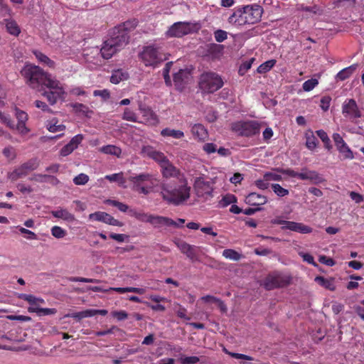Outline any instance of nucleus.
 I'll use <instances>...</instances> for the list:
<instances>
[{
  "label": "nucleus",
  "instance_id": "nucleus-31",
  "mask_svg": "<svg viewBox=\"0 0 364 364\" xmlns=\"http://www.w3.org/2000/svg\"><path fill=\"white\" fill-rule=\"evenodd\" d=\"M130 216L135 218L139 221L142 223H150L152 215L144 213L143 211H138L135 209H130L129 211Z\"/></svg>",
  "mask_w": 364,
  "mask_h": 364
},
{
  "label": "nucleus",
  "instance_id": "nucleus-29",
  "mask_svg": "<svg viewBox=\"0 0 364 364\" xmlns=\"http://www.w3.org/2000/svg\"><path fill=\"white\" fill-rule=\"evenodd\" d=\"M358 68V64H353L350 66L343 68L341 71H339L336 76V79L337 80L343 81L348 79L350 76L353 75V73Z\"/></svg>",
  "mask_w": 364,
  "mask_h": 364
},
{
  "label": "nucleus",
  "instance_id": "nucleus-23",
  "mask_svg": "<svg viewBox=\"0 0 364 364\" xmlns=\"http://www.w3.org/2000/svg\"><path fill=\"white\" fill-rule=\"evenodd\" d=\"M282 230H289L291 231L299 232L301 234H308L311 233L313 231V229L306 225L301 223H296L294 221H289V223H287V226H282Z\"/></svg>",
  "mask_w": 364,
  "mask_h": 364
},
{
  "label": "nucleus",
  "instance_id": "nucleus-22",
  "mask_svg": "<svg viewBox=\"0 0 364 364\" xmlns=\"http://www.w3.org/2000/svg\"><path fill=\"white\" fill-rule=\"evenodd\" d=\"M150 224L155 228L178 225L177 223L171 218L154 215H152L151 216Z\"/></svg>",
  "mask_w": 364,
  "mask_h": 364
},
{
  "label": "nucleus",
  "instance_id": "nucleus-2",
  "mask_svg": "<svg viewBox=\"0 0 364 364\" xmlns=\"http://www.w3.org/2000/svg\"><path fill=\"white\" fill-rule=\"evenodd\" d=\"M161 194L164 200L169 204L180 205L188 200L191 196V187L185 176H181L180 179L171 180L168 183H164L161 187Z\"/></svg>",
  "mask_w": 364,
  "mask_h": 364
},
{
  "label": "nucleus",
  "instance_id": "nucleus-40",
  "mask_svg": "<svg viewBox=\"0 0 364 364\" xmlns=\"http://www.w3.org/2000/svg\"><path fill=\"white\" fill-rule=\"evenodd\" d=\"M306 146L310 150H314L317 146L318 140L314 136L313 132L309 131L306 133Z\"/></svg>",
  "mask_w": 364,
  "mask_h": 364
},
{
  "label": "nucleus",
  "instance_id": "nucleus-37",
  "mask_svg": "<svg viewBox=\"0 0 364 364\" xmlns=\"http://www.w3.org/2000/svg\"><path fill=\"white\" fill-rule=\"evenodd\" d=\"M58 121L56 119H52L47 122L46 127L50 132H58L65 129V126L63 124H58Z\"/></svg>",
  "mask_w": 364,
  "mask_h": 364
},
{
  "label": "nucleus",
  "instance_id": "nucleus-24",
  "mask_svg": "<svg viewBox=\"0 0 364 364\" xmlns=\"http://www.w3.org/2000/svg\"><path fill=\"white\" fill-rule=\"evenodd\" d=\"M141 153L144 156H148L157 161L159 164L166 157L162 152L156 151L154 147L149 145L144 146L141 148Z\"/></svg>",
  "mask_w": 364,
  "mask_h": 364
},
{
  "label": "nucleus",
  "instance_id": "nucleus-3",
  "mask_svg": "<svg viewBox=\"0 0 364 364\" xmlns=\"http://www.w3.org/2000/svg\"><path fill=\"white\" fill-rule=\"evenodd\" d=\"M21 73L25 78L26 84L32 89L39 91L43 90L48 81H51L54 78L40 67L31 64H26Z\"/></svg>",
  "mask_w": 364,
  "mask_h": 364
},
{
  "label": "nucleus",
  "instance_id": "nucleus-21",
  "mask_svg": "<svg viewBox=\"0 0 364 364\" xmlns=\"http://www.w3.org/2000/svg\"><path fill=\"white\" fill-rule=\"evenodd\" d=\"M301 180H309L314 184H320L325 181L324 178L316 171L304 168L301 171Z\"/></svg>",
  "mask_w": 364,
  "mask_h": 364
},
{
  "label": "nucleus",
  "instance_id": "nucleus-49",
  "mask_svg": "<svg viewBox=\"0 0 364 364\" xmlns=\"http://www.w3.org/2000/svg\"><path fill=\"white\" fill-rule=\"evenodd\" d=\"M4 156L9 161L15 159L16 157V149L14 146H8L3 149Z\"/></svg>",
  "mask_w": 364,
  "mask_h": 364
},
{
  "label": "nucleus",
  "instance_id": "nucleus-44",
  "mask_svg": "<svg viewBox=\"0 0 364 364\" xmlns=\"http://www.w3.org/2000/svg\"><path fill=\"white\" fill-rule=\"evenodd\" d=\"M275 64H276L275 60H267V61L263 63L262 64H261L257 68V72L261 74L266 73L267 72L269 71L274 66Z\"/></svg>",
  "mask_w": 364,
  "mask_h": 364
},
{
  "label": "nucleus",
  "instance_id": "nucleus-32",
  "mask_svg": "<svg viewBox=\"0 0 364 364\" xmlns=\"http://www.w3.org/2000/svg\"><path fill=\"white\" fill-rule=\"evenodd\" d=\"M160 134L162 136L165 138L171 137L175 139H180L184 136L183 132L171 128L163 129L161 131Z\"/></svg>",
  "mask_w": 364,
  "mask_h": 364
},
{
  "label": "nucleus",
  "instance_id": "nucleus-11",
  "mask_svg": "<svg viewBox=\"0 0 364 364\" xmlns=\"http://www.w3.org/2000/svg\"><path fill=\"white\" fill-rule=\"evenodd\" d=\"M39 163L37 159H31L9 173L8 177L11 181H15L26 176L30 171L36 169Z\"/></svg>",
  "mask_w": 364,
  "mask_h": 364
},
{
  "label": "nucleus",
  "instance_id": "nucleus-1",
  "mask_svg": "<svg viewBox=\"0 0 364 364\" xmlns=\"http://www.w3.org/2000/svg\"><path fill=\"white\" fill-rule=\"evenodd\" d=\"M136 26L135 21H128L114 27L109 33L110 37L103 42L100 49L102 59L109 60L122 49L129 42V31Z\"/></svg>",
  "mask_w": 364,
  "mask_h": 364
},
{
  "label": "nucleus",
  "instance_id": "nucleus-26",
  "mask_svg": "<svg viewBox=\"0 0 364 364\" xmlns=\"http://www.w3.org/2000/svg\"><path fill=\"white\" fill-rule=\"evenodd\" d=\"M6 31L14 36H18L21 33V28L16 21L11 18L4 19Z\"/></svg>",
  "mask_w": 364,
  "mask_h": 364
},
{
  "label": "nucleus",
  "instance_id": "nucleus-64",
  "mask_svg": "<svg viewBox=\"0 0 364 364\" xmlns=\"http://www.w3.org/2000/svg\"><path fill=\"white\" fill-rule=\"evenodd\" d=\"M331 102V97L330 96H323L321 99L320 107L323 111H327L329 109L330 105Z\"/></svg>",
  "mask_w": 364,
  "mask_h": 364
},
{
  "label": "nucleus",
  "instance_id": "nucleus-57",
  "mask_svg": "<svg viewBox=\"0 0 364 364\" xmlns=\"http://www.w3.org/2000/svg\"><path fill=\"white\" fill-rule=\"evenodd\" d=\"M11 11L3 0H0V17H10Z\"/></svg>",
  "mask_w": 364,
  "mask_h": 364
},
{
  "label": "nucleus",
  "instance_id": "nucleus-33",
  "mask_svg": "<svg viewBox=\"0 0 364 364\" xmlns=\"http://www.w3.org/2000/svg\"><path fill=\"white\" fill-rule=\"evenodd\" d=\"M17 296L20 299L26 301L30 305L34 306L45 304L43 299L36 297L32 294H18Z\"/></svg>",
  "mask_w": 364,
  "mask_h": 364
},
{
  "label": "nucleus",
  "instance_id": "nucleus-39",
  "mask_svg": "<svg viewBox=\"0 0 364 364\" xmlns=\"http://www.w3.org/2000/svg\"><path fill=\"white\" fill-rule=\"evenodd\" d=\"M105 178L111 182H117L122 187H125L126 180L122 172L107 175Z\"/></svg>",
  "mask_w": 364,
  "mask_h": 364
},
{
  "label": "nucleus",
  "instance_id": "nucleus-60",
  "mask_svg": "<svg viewBox=\"0 0 364 364\" xmlns=\"http://www.w3.org/2000/svg\"><path fill=\"white\" fill-rule=\"evenodd\" d=\"M235 202H236L235 196L232 194H228L222 198L220 203L221 206L225 207V206H228V205H229L233 203H235Z\"/></svg>",
  "mask_w": 364,
  "mask_h": 364
},
{
  "label": "nucleus",
  "instance_id": "nucleus-5",
  "mask_svg": "<svg viewBox=\"0 0 364 364\" xmlns=\"http://www.w3.org/2000/svg\"><path fill=\"white\" fill-rule=\"evenodd\" d=\"M198 84L202 92L213 93L223 86L224 82L220 75L208 71L200 75Z\"/></svg>",
  "mask_w": 364,
  "mask_h": 364
},
{
  "label": "nucleus",
  "instance_id": "nucleus-54",
  "mask_svg": "<svg viewBox=\"0 0 364 364\" xmlns=\"http://www.w3.org/2000/svg\"><path fill=\"white\" fill-rule=\"evenodd\" d=\"M318 84V81L317 79L311 78L305 81L303 83L302 87L305 92H309L312 90L316 86H317Z\"/></svg>",
  "mask_w": 364,
  "mask_h": 364
},
{
  "label": "nucleus",
  "instance_id": "nucleus-16",
  "mask_svg": "<svg viewBox=\"0 0 364 364\" xmlns=\"http://www.w3.org/2000/svg\"><path fill=\"white\" fill-rule=\"evenodd\" d=\"M194 188L197 196L203 198L210 196L213 190L210 183L205 181L202 177H198L196 179Z\"/></svg>",
  "mask_w": 364,
  "mask_h": 364
},
{
  "label": "nucleus",
  "instance_id": "nucleus-51",
  "mask_svg": "<svg viewBox=\"0 0 364 364\" xmlns=\"http://www.w3.org/2000/svg\"><path fill=\"white\" fill-rule=\"evenodd\" d=\"M50 231H51L52 235L57 239L63 238L67 234L65 230H64L61 227L57 226V225L53 226L51 228Z\"/></svg>",
  "mask_w": 364,
  "mask_h": 364
},
{
  "label": "nucleus",
  "instance_id": "nucleus-36",
  "mask_svg": "<svg viewBox=\"0 0 364 364\" xmlns=\"http://www.w3.org/2000/svg\"><path fill=\"white\" fill-rule=\"evenodd\" d=\"M28 311L30 313H36L38 316L53 315L56 314L55 309L41 308V307H28Z\"/></svg>",
  "mask_w": 364,
  "mask_h": 364
},
{
  "label": "nucleus",
  "instance_id": "nucleus-6",
  "mask_svg": "<svg viewBox=\"0 0 364 364\" xmlns=\"http://www.w3.org/2000/svg\"><path fill=\"white\" fill-rule=\"evenodd\" d=\"M139 58L146 66L155 67L166 59L161 48L156 46L144 47L139 53Z\"/></svg>",
  "mask_w": 364,
  "mask_h": 364
},
{
  "label": "nucleus",
  "instance_id": "nucleus-46",
  "mask_svg": "<svg viewBox=\"0 0 364 364\" xmlns=\"http://www.w3.org/2000/svg\"><path fill=\"white\" fill-rule=\"evenodd\" d=\"M105 203L112 205V206H114V207H117L121 212H123V213H125L127 211L129 212L130 210L127 205H126L123 203L119 202L117 200L108 199L105 201Z\"/></svg>",
  "mask_w": 364,
  "mask_h": 364
},
{
  "label": "nucleus",
  "instance_id": "nucleus-30",
  "mask_svg": "<svg viewBox=\"0 0 364 364\" xmlns=\"http://www.w3.org/2000/svg\"><path fill=\"white\" fill-rule=\"evenodd\" d=\"M191 133L199 140H205L207 138L208 132L205 127L200 124H196L191 127Z\"/></svg>",
  "mask_w": 364,
  "mask_h": 364
},
{
  "label": "nucleus",
  "instance_id": "nucleus-12",
  "mask_svg": "<svg viewBox=\"0 0 364 364\" xmlns=\"http://www.w3.org/2000/svg\"><path fill=\"white\" fill-rule=\"evenodd\" d=\"M342 114L346 119L355 122L362 116L356 102L353 99H346L342 104Z\"/></svg>",
  "mask_w": 364,
  "mask_h": 364
},
{
  "label": "nucleus",
  "instance_id": "nucleus-53",
  "mask_svg": "<svg viewBox=\"0 0 364 364\" xmlns=\"http://www.w3.org/2000/svg\"><path fill=\"white\" fill-rule=\"evenodd\" d=\"M172 65H173L172 62L167 63L166 64L164 68L163 69V75H164V78L165 80V83L168 86L171 85V80L169 76V72L171 70V68Z\"/></svg>",
  "mask_w": 364,
  "mask_h": 364
},
{
  "label": "nucleus",
  "instance_id": "nucleus-14",
  "mask_svg": "<svg viewBox=\"0 0 364 364\" xmlns=\"http://www.w3.org/2000/svg\"><path fill=\"white\" fill-rule=\"evenodd\" d=\"M159 165L161 168L162 175L165 178H173V180L177 181L181 176H185L178 168H176L166 157Z\"/></svg>",
  "mask_w": 364,
  "mask_h": 364
},
{
  "label": "nucleus",
  "instance_id": "nucleus-19",
  "mask_svg": "<svg viewBox=\"0 0 364 364\" xmlns=\"http://www.w3.org/2000/svg\"><path fill=\"white\" fill-rule=\"evenodd\" d=\"M175 244L181 250V252L185 254L187 256V257H188L190 259H191L192 261H195L197 259V247L189 245L183 241H176L175 242Z\"/></svg>",
  "mask_w": 364,
  "mask_h": 364
},
{
  "label": "nucleus",
  "instance_id": "nucleus-8",
  "mask_svg": "<svg viewBox=\"0 0 364 364\" xmlns=\"http://www.w3.org/2000/svg\"><path fill=\"white\" fill-rule=\"evenodd\" d=\"M198 29L196 24L190 22L179 21L174 23L166 32L168 38H181L192 33Z\"/></svg>",
  "mask_w": 364,
  "mask_h": 364
},
{
  "label": "nucleus",
  "instance_id": "nucleus-25",
  "mask_svg": "<svg viewBox=\"0 0 364 364\" xmlns=\"http://www.w3.org/2000/svg\"><path fill=\"white\" fill-rule=\"evenodd\" d=\"M245 203L250 205H262L267 203V198L263 195L257 193H250L246 196Z\"/></svg>",
  "mask_w": 364,
  "mask_h": 364
},
{
  "label": "nucleus",
  "instance_id": "nucleus-48",
  "mask_svg": "<svg viewBox=\"0 0 364 364\" xmlns=\"http://www.w3.org/2000/svg\"><path fill=\"white\" fill-rule=\"evenodd\" d=\"M173 310L178 317L183 318L185 320L190 319V318L186 315V309L181 304L177 303L173 304Z\"/></svg>",
  "mask_w": 364,
  "mask_h": 364
},
{
  "label": "nucleus",
  "instance_id": "nucleus-63",
  "mask_svg": "<svg viewBox=\"0 0 364 364\" xmlns=\"http://www.w3.org/2000/svg\"><path fill=\"white\" fill-rule=\"evenodd\" d=\"M264 178L268 181H280L282 179V176L278 174L277 172H267L264 174Z\"/></svg>",
  "mask_w": 364,
  "mask_h": 364
},
{
  "label": "nucleus",
  "instance_id": "nucleus-10",
  "mask_svg": "<svg viewBox=\"0 0 364 364\" xmlns=\"http://www.w3.org/2000/svg\"><path fill=\"white\" fill-rule=\"evenodd\" d=\"M45 87L48 88L49 91H45L43 95L47 98L50 105L55 104L58 99L63 97L65 94L63 86L55 78L48 81Z\"/></svg>",
  "mask_w": 364,
  "mask_h": 364
},
{
  "label": "nucleus",
  "instance_id": "nucleus-27",
  "mask_svg": "<svg viewBox=\"0 0 364 364\" xmlns=\"http://www.w3.org/2000/svg\"><path fill=\"white\" fill-rule=\"evenodd\" d=\"M129 74L127 71L122 69H117L113 70L110 77V82L113 84H118L122 81L127 80Z\"/></svg>",
  "mask_w": 364,
  "mask_h": 364
},
{
  "label": "nucleus",
  "instance_id": "nucleus-58",
  "mask_svg": "<svg viewBox=\"0 0 364 364\" xmlns=\"http://www.w3.org/2000/svg\"><path fill=\"white\" fill-rule=\"evenodd\" d=\"M0 121L6 124L11 129H14L15 124L14 122L10 119L9 115L5 114L4 113L0 111Z\"/></svg>",
  "mask_w": 364,
  "mask_h": 364
},
{
  "label": "nucleus",
  "instance_id": "nucleus-17",
  "mask_svg": "<svg viewBox=\"0 0 364 364\" xmlns=\"http://www.w3.org/2000/svg\"><path fill=\"white\" fill-rule=\"evenodd\" d=\"M85 60L94 66L102 65L100 50L98 47H91L85 49L83 53Z\"/></svg>",
  "mask_w": 364,
  "mask_h": 364
},
{
  "label": "nucleus",
  "instance_id": "nucleus-18",
  "mask_svg": "<svg viewBox=\"0 0 364 364\" xmlns=\"http://www.w3.org/2000/svg\"><path fill=\"white\" fill-rule=\"evenodd\" d=\"M191 72L188 68L180 69L173 74V82L176 89L181 90L188 81Z\"/></svg>",
  "mask_w": 364,
  "mask_h": 364
},
{
  "label": "nucleus",
  "instance_id": "nucleus-38",
  "mask_svg": "<svg viewBox=\"0 0 364 364\" xmlns=\"http://www.w3.org/2000/svg\"><path fill=\"white\" fill-rule=\"evenodd\" d=\"M33 53L40 63L48 65L49 68L54 67V61L50 60L47 55L38 50H34Z\"/></svg>",
  "mask_w": 364,
  "mask_h": 364
},
{
  "label": "nucleus",
  "instance_id": "nucleus-59",
  "mask_svg": "<svg viewBox=\"0 0 364 364\" xmlns=\"http://www.w3.org/2000/svg\"><path fill=\"white\" fill-rule=\"evenodd\" d=\"M215 40L218 43H222L228 38V33L225 31L218 29L214 32Z\"/></svg>",
  "mask_w": 364,
  "mask_h": 364
},
{
  "label": "nucleus",
  "instance_id": "nucleus-52",
  "mask_svg": "<svg viewBox=\"0 0 364 364\" xmlns=\"http://www.w3.org/2000/svg\"><path fill=\"white\" fill-rule=\"evenodd\" d=\"M272 188L274 193L279 197H284L289 194V190L284 188L278 183L272 184Z\"/></svg>",
  "mask_w": 364,
  "mask_h": 364
},
{
  "label": "nucleus",
  "instance_id": "nucleus-7",
  "mask_svg": "<svg viewBox=\"0 0 364 364\" xmlns=\"http://www.w3.org/2000/svg\"><path fill=\"white\" fill-rule=\"evenodd\" d=\"M129 181L133 183V190L144 195L149 194L154 186V178L149 173L130 176Z\"/></svg>",
  "mask_w": 364,
  "mask_h": 364
},
{
  "label": "nucleus",
  "instance_id": "nucleus-41",
  "mask_svg": "<svg viewBox=\"0 0 364 364\" xmlns=\"http://www.w3.org/2000/svg\"><path fill=\"white\" fill-rule=\"evenodd\" d=\"M31 179L40 183L50 182L53 184H57L58 183V180L55 177L49 175L37 174L33 176Z\"/></svg>",
  "mask_w": 364,
  "mask_h": 364
},
{
  "label": "nucleus",
  "instance_id": "nucleus-9",
  "mask_svg": "<svg viewBox=\"0 0 364 364\" xmlns=\"http://www.w3.org/2000/svg\"><path fill=\"white\" fill-rule=\"evenodd\" d=\"M232 129L241 136H250L259 132L260 124L256 121H240L232 124Z\"/></svg>",
  "mask_w": 364,
  "mask_h": 364
},
{
  "label": "nucleus",
  "instance_id": "nucleus-45",
  "mask_svg": "<svg viewBox=\"0 0 364 364\" xmlns=\"http://www.w3.org/2000/svg\"><path fill=\"white\" fill-rule=\"evenodd\" d=\"M337 149L342 154L344 159H353L354 158L353 151L346 143Z\"/></svg>",
  "mask_w": 364,
  "mask_h": 364
},
{
  "label": "nucleus",
  "instance_id": "nucleus-42",
  "mask_svg": "<svg viewBox=\"0 0 364 364\" xmlns=\"http://www.w3.org/2000/svg\"><path fill=\"white\" fill-rule=\"evenodd\" d=\"M223 256L226 259L232 260V261H238L242 258V255L232 249H225L223 252Z\"/></svg>",
  "mask_w": 364,
  "mask_h": 364
},
{
  "label": "nucleus",
  "instance_id": "nucleus-28",
  "mask_svg": "<svg viewBox=\"0 0 364 364\" xmlns=\"http://www.w3.org/2000/svg\"><path fill=\"white\" fill-rule=\"evenodd\" d=\"M51 214L53 217L59 219L64 220L65 221L71 222L74 220V215L70 213L67 209L59 208L55 210H52Z\"/></svg>",
  "mask_w": 364,
  "mask_h": 364
},
{
  "label": "nucleus",
  "instance_id": "nucleus-47",
  "mask_svg": "<svg viewBox=\"0 0 364 364\" xmlns=\"http://www.w3.org/2000/svg\"><path fill=\"white\" fill-rule=\"evenodd\" d=\"M144 117H147L146 122L149 124H156L159 122L157 115L149 109L144 110Z\"/></svg>",
  "mask_w": 364,
  "mask_h": 364
},
{
  "label": "nucleus",
  "instance_id": "nucleus-61",
  "mask_svg": "<svg viewBox=\"0 0 364 364\" xmlns=\"http://www.w3.org/2000/svg\"><path fill=\"white\" fill-rule=\"evenodd\" d=\"M70 282H85V283H99V280L95 279H90L85 277H71L68 278Z\"/></svg>",
  "mask_w": 364,
  "mask_h": 364
},
{
  "label": "nucleus",
  "instance_id": "nucleus-43",
  "mask_svg": "<svg viewBox=\"0 0 364 364\" xmlns=\"http://www.w3.org/2000/svg\"><path fill=\"white\" fill-rule=\"evenodd\" d=\"M65 317H71L77 320L82 319L84 318L92 317L91 309H86L85 311L68 314L65 315Z\"/></svg>",
  "mask_w": 364,
  "mask_h": 364
},
{
  "label": "nucleus",
  "instance_id": "nucleus-62",
  "mask_svg": "<svg viewBox=\"0 0 364 364\" xmlns=\"http://www.w3.org/2000/svg\"><path fill=\"white\" fill-rule=\"evenodd\" d=\"M122 118L124 120L134 122H136V114L133 111L130 110L128 108L125 109V110L123 113Z\"/></svg>",
  "mask_w": 364,
  "mask_h": 364
},
{
  "label": "nucleus",
  "instance_id": "nucleus-55",
  "mask_svg": "<svg viewBox=\"0 0 364 364\" xmlns=\"http://www.w3.org/2000/svg\"><path fill=\"white\" fill-rule=\"evenodd\" d=\"M178 360L181 364H196L199 362L200 359L197 356L181 355Z\"/></svg>",
  "mask_w": 364,
  "mask_h": 364
},
{
  "label": "nucleus",
  "instance_id": "nucleus-13",
  "mask_svg": "<svg viewBox=\"0 0 364 364\" xmlns=\"http://www.w3.org/2000/svg\"><path fill=\"white\" fill-rule=\"evenodd\" d=\"M287 284V280L279 273L273 272L265 277L262 285L266 289L272 290L284 287Z\"/></svg>",
  "mask_w": 364,
  "mask_h": 364
},
{
  "label": "nucleus",
  "instance_id": "nucleus-56",
  "mask_svg": "<svg viewBox=\"0 0 364 364\" xmlns=\"http://www.w3.org/2000/svg\"><path fill=\"white\" fill-rule=\"evenodd\" d=\"M89 181V176L85 173H80L73 178V183L77 186L86 184Z\"/></svg>",
  "mask_w": 364,
  "mask_h": 364
},
{
  "label": "nucleus",
  "instance_id": "nucleus-50",
  "mask_svg": "<svg viewBox=\"0 0 364 364\" xmlns=\"http://www.w3.org/2000/svg\"><path fill=\"white\" fill-rule=\"evenodd\" d=\"M297 11L308 13L309 15L315 14L318 12V8L314 5L313 6H305L304 4H299L296 7Z\"/></svg>",
  "mask_w": 364,
  "mask_h": 364
},
{
  "label": "nucleus",
  "instance_id": "nucleus-34",
  "mask_svg": "<svg viewBox=\"0 0 364 364\" xmlns=\"http://www.w3.org/2000/svg\"><path fill=\"white\" fill-rule=\"evenodd\" d=\"M100 151H101L103 154H109L112 156H117V158H119L122 154V149L121 148L115 146V145H106L103 146L100 148Z\"/></svg>",
  "mask_w": 364,
  "mask_h": 364
},
{
  "label": "nucleus",
  "instance_id": "nucleus-4",
  "mask_svg": "<svg viewBox=\"0 0 364 364\" xmlns=\"http://www.w3.org/2000/svg\"><path fill=\"white\" fill-rule=\"evenodd\" d=\"M262 9L257 4L246 6L237 9L229 18L228 22L237 26L254 24L262 17Z\"/></svg>",
  "mask_w": 364,
  "mask_h": 364
},
{
  "label": "nucleus",
  "instance_id": "nucleus-20",
  "mask_svg": "<svg viewBox=\"0 0 364 364\" xmlns=\"http://www.w3.org/2000/svg\"><path fill=\"white\" fill-rule=\"evenodd\" d=\"M84 136L82 134H77L73 136L70 142L61 149L60 155L63 156H67L70 154L78 147L79 144L82 142Z\"/></svg>",
  "mask_w": 364,
  "mask_h": 364
},
{
  "label": "nucleus",
  "instance_id": "nucleus-15",
  "mask_svg": "<svg viewBox=\"0 0 364 364\" xmlns=\"http://www.w3.org/2000/svg\"><path fill=\"white\" fill-rule=\"evenodd\" d=\"M89 219L91 220L102 222L113 226L122 227L124 225L122 222L115 219L111 215L102 211H97L90 214Z\"/></svg>",
  "mask_w": 364,
  "mask_h": 364
},
{
  "label": "nucleus",
  "instance_id": "nucleus-35",
  "mask_svg": "<svg viewBox=\"0 0 364 364\" xmlns=\"http://www.w3.org/2000/svg\"><path fill=\"white\" fill-rule=\"evenodd\" d=\"M315 281L319 285L328 290L334 291L336 289L334 279L332 278H324L323 277L318 276L315 278Z\"/></svg>",
  "mask_w": 364,
  "mask_h": 364
}]
</instances>
